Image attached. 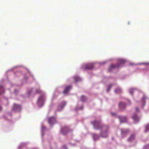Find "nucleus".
Here are the masks:
<instances>
[{"instance_id":"6","label":"nucleus","mask_w":149,"mask_h":149,"mask_svg":"<svg viewBox=\"0 0 149 149\" xmlns=\"http://www.w3.org/2000/svg\"><path fill=\"white\" fill-rule=\"evenodd\" d=\"M120 130L121 135L123 136H125L129 132V130L128 129H120Z\"/></svg>"},{"instance_id":"1","label":"nucleus","mask_w":149,"mask_h":149,"mask_svg":"<svg viewBox=\"0 0 149 149\" xmlns=\"http://www.w3.org/2000/svg\"><path fill=\"white\" fill-rule=\"evenodd\" d=\"M91 123L95 129L101 130L100 135L101 137L106 138L108 136L109 133V127L108 126L102 125L100 122L97 121L92 122Z\"/></svg>"},{"instance_id":"17","label":"nucleus","mask_w":149,"mask_h":149,"mask_svg":"<svg viewBox=\"0 0 149 149\" xmlns=\"http://www.w3.org/2000/svg\"><path fill=\"white\" fill-rule=\"evenodd\" d=\"M75 82H77L80 80V78L78 77H74Z\"/></svg>"},{"instance_id":"8","label":"nucleus","mask_w":149,"mask_h":149,"mask_svg":"<svg viewBox=\"0 0 149 149\" xmlns=\"http://www.w3.org/2000/svg\"><path fill=\"white\" fill-rule=\"evenodd\" d=\"M120 65V64L118 65H115L112 64L110 65L108 70V72L111 71L113 69L118 68Z\"/></svg>"},{"instance_id":"3","label":"nucleus","mask_w":149,"mask_h":149,"mask_svg":"<svg viewBox=\"0 0 149 149\" xmlns=\"http://www.w3.org/2000/svg\"><path fill=\"white\" fill-rule=\"evenodd\" d=\"M45 99V95H41L38 99V104L39 105H42L44 102Z\"/></svg>"},{"instance_id":"18","label":"nucleus","mask_w":149,"mask_h":149,"mask_svg":"<svg viewBox=\"0 0 149 149\" xmlns=\"http://www.w3.org/2000/svg\"><path fill=\"white\" fill-rule=\"evenodd\" d=\"M125 60L122 59H119L118 61V63L120 64H122L125 62Z\"/></svg>"},{"instance_id":"16","label":"nucleus","mask_w":149,"mask_h":149,"mask_svg":"<svg viewBox=\"0 0 149 149\" xmlns=\"http://www.w3.org/2000/svg\"><path fill=\"white\" fill-rule=\"evenodd\" d=\"M66 104V102H62V105H60L59 106V107H61L62 109H63Z\"/></svg>"},{"instance_id":"26","label":"nucleus","mask_w":149,"mask_h":149,"mask_svg":"<svg viewBox=\"0 0 149 149\" xmlns=\"http://www.w3.org/2000/svg\"><path fill=\"white\" fill-rule=\"evenodd\" d=\"M3 88V86H0V89L2 88Z\"/></svg>"},{"instance_id":"2","label":"nucleus","mask_w":149,"mask_h":149,"mask_svg":"<svg viewBox=\"0 0 149 149\" xmlns=\"http://www.w3.org/2000/svg\"><path fill=\"white\" fill-rule=\"evenodd\" d=\"M12 110L15 111H19L21 110V107L19 104H14Z\"/></svg>"},{"instance_id":"11","label":"nucleus","mask_w":149,"mask_h":149,"mask_svg":"<svg viewBox=\"0 0 149 149\" xmlns=\"http://www.w3.org/2000/svg\"><path fill=\"white\" fill-rule=\"evenodd\" d=\"M126 104L124 102H121L119 104V107L121 110H122L125 107Z\"/></svg>"},{"instance_id":"10","label":"nucleus","mask_w":149,"mask_h":149,"mask_svg":"<svg viewBox=\"0 0 149 149\" xmlns=\"http://www.w3.org/2000/svg\"><path fill=\"white\" fill-rule=\"evenodd\" d=\"M72 87L70 86H67L65 88L63 91V93L66 94L69 91L71 88Z\"/></svg>"},{"instance_id":"12","label":"nucleus","mask_w":149,"mask_h":149,"mask_svg":"<svg viewBox=\"0 0 149 149\" xmlns=\"http://www.w3.org/2000/svg\"><path fill=\"white\" fill-rule=\"evenodd\" d=\"M132 119L134 120V121L136 122L139 120V118L137 117V116L135 114H134L132 116Z\"/></svg>"},{"instance_id":"19","label":"nucleus","mask_w":149,"mask_h":149,"mask_svg":"<svg viewBox=\"0 0 149 149\" xmlns=\"http://www.w3.org/2000/svg\"><path fill=\"white\" fill-rule=\"evenodd\" d=\"M86 100V98L84 96H82L81 97V100L82 101H84Z\"/></svg>"},{"instance_id":"20","label":"nucleus","mask_w":149,"mask_h":149,"mask_svg":"<svg viewBox=\"0 0 149 149\" xmlns=\"http://www.w3.org/2000/svg\"><path fill=\"white\" fill-rule=\"evenodd\" d=\"M148 130H149V125L146 126L145 132H147Z\"/></svg>"},{"instance_id":"7","label":"nucleus","mask_w":149,"mask_h":149,"mask_svg":"<svg viewBox=\"0 0 149 149\" xmlns=\"http://www.w3.org/2000/svg\"><path fill=\"white\" fill-rule=\"evenodd\" d=\"M48 122L49 124L52 125L56 122V119L54 117H50L48 119Z\"/></svg>"},{"instance_id":"15","label":"nucleus","mask_w":149,"mask_h":149,"mask_svg":"<svg viewBox=\"0 0 149 149\" xmlns=\"http://www.w3.org/2000/svg\"><path fill=\"white\" fill-rule=\"evenodd\" d=\"M115 92L116 93H120L121 92V90L119 88H118L115 90Z\"/></svg>"},{"instance_id":"4","label":"nucleus","mask_w":149,"mask_h":149,"mask_svg":"<svg viewBox=\"0 0 149 149\" xmlns=\"http://www.w3.org/2000/svg\"><path fill=\"white\" fill-rule=\"evenodd\" d=\"M93 68V63H89L84 65L83 68L84 70L91 69Z\"/></svg>"},{"instance_id":"21","label":"nucleus","mask_w":149,"mask_h":149,"mask_svg":"<svg viewBox=\"0 0 149 149\" xmlns=\"http://www.w3.org/2000/svg\"><path fill=\"white\" fill-rule=\"evenodd\" d=\"M134 89H133V88H132V89H131L130 90V94L131 95H132V94H133V91H134Z\"/></svg>"},{"instance_id":"24","label":"nucleus","mask_w":149,"mask_h":149,"mask_svg":"<svg viewBox=\"0 0 149 149\" xmlns=\"http://www.w3.org/2000/svg\"><path fill=\"white\" fill-rule=\"evenodd\" d=\"M136 111H137L138 112H139V109L137 107H136Z\"/></svg>"},{"instance_id":"23","label":"nucleus","mask_w":149,"mask_h":149,"mask_svg":"<svg viewBox=\"0 0 149 149\" xmlns=\"http://www.w3.org/2000/svg\"><path fill=\"white\" fill-rule=\"evenodd\" d=\"M41 91H40V90L39 89V90H37L36 91V93H39L40 92H41Z\"/></svg>"},{"instance_id":"5","label":"nucleus","mask_w":149,"mask_h":149,"mask_svg":"<svg viewBox=\"0 0 149 149\" xmlns=\"http://www.w3.org/2000/svg\"><path fill=\"white\" fill-rule=\"evenodd\" d=\"M69 129L68 127L65 126L63 127L61 130V133L62 134L65 135L67 134L69 131Z\"/></svg>"},{"instance_id":"13","label":"nucleus","mask_w":149,"mask_h":149,"mask_svg":"<svg viewBox=\"0 0 149 149\" xmlns=\"http://www.w3.org/2000/svg\"><path fill=\"white\" fill-rule=\"evenodd\" d=\"M135 137V135L134 134H132L131 135L130 137L128 139V141H132L134 139Z\"/></svg>"},{"instance_id":"9","label":"nucleus","mask_w":149,"mask_h":149,"mask_svg":"<svg viewBox=\"0 0 149 149\" xmlns=\"http://www.w3.org/2000/svg\"><path fill=\"white\" fill-rule=\"evenodd\" d=\"M118 118L121 123L126 122L127 120V118L126 117L119 116Z\"/></svg>"},{"instance_id":"14","label":"nucleus","mask_w":149,"mask_h":149,"mask_svg":"<svg viewBox=\"0 0 149 149\" xmlns=\"http://www.w3.org/2000/svg\"><path fill=\"white\" fill-rule=\"evenodd\" d=\"M93 139L94 140H96L99 138V136L98 135L96 134H93Z\"/></svg>"},{"instance_id":"25","label":"nucleus","mask_w":149,"mask_h":149,"mask_svg":"<svg viewBox=\"0 0 149 149\" xmlns=\"http://www.w3.org/2000/svg\"><path fill=\"white\" fill-rule=\"evenodd\" d=\"M111 114L112 116H114L116 115V114L114 113H111Z\"/></svg>"},{"instance_id":"27","label":"nucleus","mask_w":149,"mask_h":149,"mask_svg":"<svg viewBox=\"0 0 149 149\" xmlns=\"http://www.w3.org/2000/svg\"><path fill=\"white\" fill-rule=\"evenodd\" d=\"M2 110V108L0 106V111H1Z\"/></svg>"},{"instance_id":"22","label":"nucleus","mask_w":149,"mask_h":149,"mask_svg":"<svg viewBox=\"0 0 149 149\" xmlns=\"http://www.w3.org/2000/svg\"><path fill=\"white\" fill-rule=\"evenodd\" d=\"M112 86V85L111 84L109 85V86L108 87V88L107 90V92H108L110 90V88H111Z\"/></svg>"}]
</instances>
